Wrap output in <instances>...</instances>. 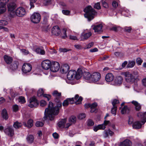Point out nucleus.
Instances as JSON below:
<instances>
[{"instance_id": "51", "label": "nucleus", "mask_w": 146, "mask_h": 146, "mask_svg": "<svg viewBox=\"0 0 146 146\" xmlns=\"http://www.w3.org/2000/svg\"><path fill=\"white\" fill-rule=\"evenodd\" d=\"M37 0H30L31 8H33L34 7V3H35Z\"/></svg>"}, {"instance_id": "27", "label": "nucleus", "mask_w": 146, "mask_h": 146, "mask_svg": "<svg viewBox=\"0 0 146 146\" xmlns=\"http://www.w3.org/2000/svg\"><path fill=\"white\" fill-rule=\"evenodd\" d=\"M114 134V133L113 132L111 131L110 129H108L104 131V137L106 138L108 137L109 135L111 136L113 135Z\"/></svg>"}, {"instance_id": "11", "label": "nucleus", "mask_w": 146, "mask_h": 146, "mask_svg": "<svg viewBox=\"0 0 146 146\" xmlns=\"http://www.w3.org/2000/svg\"><path fill=\"white\" fill-rule=\"evenodd\" d=\"M51 65V62L49 60H44L42 62L41 65L43 69L45 70L48 69Z\"/></svg>"}, {"instance_id": "62", "label": "nucleus", "mask_w": 146, "mask_h": 146, "mask_svg": "<svg viewBox=\"0 0 146 146\" xmlns=\"http://www.w3.org/2000/svg\"><path fill=\"white\" fill-rule=\"evenodd\" d=\"M6 8H3L0 9V15H1L4 12H5L6 11Z\"/></svg>"}, {"instance_id": "36", "label": "nucleus", "mask_w": 146, "mask_h": 146, "mask_svg": "<svg viewBox=\"0 0 146 146\" xmlns=\"http://www.w3.org/2000/svg\"><path fill=\"white\" fill-rule=\"evenodd\" d=\"M33 120L30 119L28 121L27 124L25 123H24V125L25 126L27 127L28 128H31L33 125Z\"/></svg>"}, {"instance_id": "41", "label": "nucleus", "mask_w": 146, "mask_h": 146, "mask_svg": "<svg viewBox=\"0 0 146 146\" xmlns=\"http://www.w3.org/2000/svg\"><path fill=\"white\" fill-rule=\"evenodd\" d=\"M70 49H67L66 48H60L59 49V51L60 52H65L70 50Z\"/></svg>"}, {"instance_id": "56", "label": "nucleus", "mask_w": 146, "mask_h": 146, "mask_svg": "<svg viewBox=\"0 0 146 146\" xmlns=\"http://www.w3.org/2000/svg\"><path fill=\"white\" fill-rule=\"evenodd\" d=\"M21 50V52L24 53L25 55H27L29 53V51L25 49H22Z\"/></svg>"}, {"instance_id": "3", "label": "nucleus", "mask_w": 146, "mask_h": 146, "mask_svg": "<svg viewBox=\"0 0 146 146\" xmlns=\"http://www.w3.org/2000/svg\"><path fill=\"white\" fill-rule=\"evenodd\" d=\"M82 74V71L81 69H78L77 72L75 70H71L68 72L67 76L70 80H73L74 78L78 80L81 78Z\"/></svg>"}, {"instance_id": "5", "label": "nucleus", "mask_w": 146, "mask_h": 146, "mask_svg": "<svg viewBox=\"0 0 146 146\" xmlns=\"http://www.w3.org/2000/svg\"><path fill=\"white\" fill-rule=\"evenodd\" d=\"M32 68L31 65L29 63H24L22 66V71L24 74H29Z\"/></svg>"}, {"instance_id": "35", "label": "nucleus", "mask_w": 146, "mask_h": 146, "mask_svg": "<svg viewBox=\"0 0 146 146\" xmlns=\"http://www.w3.org/2000/svg\"><path fill=\"white\" fill-rule=\"evenodd\" d=\"M129 111V110L127 107V106H125L121 111L122 114H124L125 113H128Z\"/></svg>"}, {"instance_id": "13", "label": "nucleus", "mask_w": 146, "mask_h": 146, "mask_svg": "<svg viewBox=\"0 0 146 146\" xmlns=\"http://www.w3.org/2000/svg\"><path fill=\"white\" fill-rule=\"evenodd\" d=\"M29 103L28 106L31 108L37 106L38 104L37 100L35 98H31L29 100Z\"/></svg>"}, {"instance_id": "31", "label": "nucleus", "mask_w": 146, "mask_h": 146, "mask_svg": "<svg viewBox=\"0 0 146 146\" xmlns=\"http://www.w3.org/2000/svg\"><path fill=\"white\" fill-rule=\"evenodd\" d=\"M1 116L5 120L8 119V116L7 111L5 109L3 110L1 113Z\"/></svg>"}, {"instance_id": "18", "label": "nucleus", "mask_w": 146, "mask_h": 146, "mask_svg": "<svg viewBox=\"0 0 146 146\" xmlns=\"http://www.w3.org/2000/svg\"><path fill=\"white\" fill-rule=\"evenodd\" d=\"M92 35V33L89 32L88 33H84V32L81 34L80 40L84 41L88 39Z\"/></svg>"}, {"instance_id": "10", "label": "nucleus", "mask_w": 146, "mask_h": 146, "mask_svg": "<svg viewBox=\"0 0 146 146\" xmlns=\"http://www.w3.org/2000/svg\"><path fill=\"white\" fill-rule=\"evenodd\" d=\"M50 70L53 72H56L58 71L60 67L59 64L57 62H52Z\"/></svg>"}, {"instance_id": "64", "label": "nucleus", "mask_w": 146, "mask_h": 146, "mask_svg": "<svg viewBox=\"0 0 146 146\" xmlns=\"http://www.w3.org/2000/svg\"><path fill=\"white\" fill-rule=\"evenodd\" d=\"M52 135L55 139H57L58 137V135L56 132L53 133Z\"/></svg>"}, {"instance_id": "33", "label": "nucleus", "mask_w": 146, "mask_h": 146, "mask_svg": "<svg viewBox=\"0 0 146 146\" xmlns=\"http://www.w3.org/2000/svg\"><path fill=\"white\" fill-rule=\"evenodd\" d=\"M98 105L97 103L94 102L92 104H91V106L90 108L91 110L90 112L91 113H93L96 110V107Z\"/></svg>"}, {"instance_id": "16", "label": "nucleus", "mask_w": 146, "mask_h": 146, "mask_svg": "<svg viewBox=\"0 0 146 146\" xmlns=\"http://www.w3.org/2000/svg\"><path fill=\"white\" fill-rule=\"evenodd\" d=\"M138 117L142 119V120L141 121H137L133 123V128L136 129L140 128L141 127L142 125L144 124H143L142 123V121L143 120L144 118L139 117Z\"/></svg>"}, {"instance_id": "30", "label": "nucleus", "mask_w": 146, "mask_h": 146, "mask_svg": "<svg viewBox=\"0 0 146 146\" xmlns=\"http://www.w3.org/2000/svg\"><path fill=\"white\" fill-rule=\"evenodd\" d=\"M76 117L74 116H72L70 117L69 119V121L70 123H67V124L68 127H69L73 123H74L76 122Z\"/></svg>"}, {"instance_id": "28", "label": "nucleus", "mask_w": 146, "mask_h": 146, "mask_svg": "<svg viewBox=\"0 0 146 146\" xmlns=\"http://www.w3.org/2000/svg\"><path fill=\"white\" fill-rule=\"evenodd\" d=\"M137 116L138 117L144 118L143 120L142 121L143 124H144L146 122V112L144 113L139 112L137 113Z\"/></svg>"}, {"instance_id": "14", "label": "nucleus", "mask_w": 146, "mask_h": 146, "mask_svg": "<svg viewBox=\"0 0 146 146\" xmlns=\"http://www.w3.org/2000/svg\"><path fill=\"white\" fill-rule=\"evenodd\" d=\"M4 131L5 134L9 137H12L14 134V129L12 127H8L5 129Z\"/></svg>"}, {"instance_id": "53", "label": "nucleus", "mask_w": 146, "mask_h": 146, "mask_svg": "<svg viewBox=\"0 0 146 146\" xmlns=\"http://www.w3.org/2000/svg\"><path fill=\"white\" fill-rule=\"evenodd\" d=\"M124 29L125 31L130 33L131 30V28L130 27H125L124 28Z\"/></svg>"}, {"instance_id": "58", "label": "nucleus", "mask_w": 146, "mask_h": 146, "mask_svg": "<svg viewBox=\"0 0 146 146\" xmlns=\"http://www.w3.org/2000/svg\"><path fill=\"white\" fill-rule=\"evenodd\" d=\"M136 62L139 65H141L142 62V60H141L140 58H138L137 59Z\"/></svg>"}, {"instance_id": "26", "label": "nucleus", "mask_w": 146, "mask_h": 146, "mask_svg": "<svg viewBox=\"0 0 146 146\" xmlns=\"http://www.w3.org/2000/svg\"><path fill=\"white\" fill-rule=\"evenodd\" d=\"M114 79V76L111 73H108L106 76L105 79L108 82H111Z\"/></svg>"}, {"instance_id": "20", "label": "nucleus", "mask_w": 146, "mask_h": 146, "mask_svg": "<svg viewBox=\"0 0 146 146\" xmlns=\"http://www.w3.org/2000/svg\"><path fill=\"white\" fill-rule=\"evenodd\" d=\"M70 69V67L67 64H63L60 68V70L62 73H66Z\"/></svg>"}, {"instance_id": "43", "label": "nucleus", "mask_w": 146, "mask_h": 146, "mask_svg": "<svg viewBox=\"0 0 146 146\" xmlns=\"http://www.w3.org/2000/svg\"><path fill=\"white\" fill-rule=\"evenodd\" d=\"M19 108L18 106L16 104L13 105V109L14 112H16L18 111L19 110Z\"/></svg>"}, {"instance_id": "54", "label": "nucleus", "mask_w": 146, "mask_h": 146, "mask_svg": "<svg viewBox=\"0 0 146 146\" xmlns=\"http://www.w3.org/2000/svg\"><path fill=\"white\" fill-rule=\"evenodd\" d=\"M94 7L95 9H100L101 8V7L100 5V3L98 2L95 3L94 5Z\"/></svg>"}, {"instance_id": "45", "label": "nucleus", "mask_w": 146, "mask_h": 146, "mask_svg": "<svg viewBox=\"0 0 146 146\" xmlns=\"http://www.w3.org/2000/svg\"><path fill=\"white\" fill-rule=\"evenodd\" d=\"M94 123L91 119H89L87 121V125L88 126H92L94 125Z\"/></svg>"}, {"instance_id": "57", "label": "nucleus", "mask_w": 146, "mask_h": 146, "mask_svg": "<svg viewBox=\"0 0 146 146\" xmlns=\"http://www.w3.org/2000/svg\"><path fill=\"white\" fill-rule=\"evenodd\" d=\"M40 106H44L46 104V102L44 100H42L40 102Z\"/></svg>"}, {"instance_id": "23", "label": "nucleus", "mask_w": 146, "mask_h": 146, "mask_svg": "<svg viewBox=\"0 0 146 146\" xmlns=\"http://www.w3.org/2000/svg\"><path fill=\"white\" fill-rule=\"evenodd\" d=\"M131 141L128 139H126L121 142L119 146H131Z\"/></svg>"}, {"instance_id": "42", "label": "nucleus", "mask_w": 146, "mask_h": 146, "mask_svg": "<svg viewBox=\"0 0 146 146\" xmlns=\"http://www.w3.org/2000/svg\"><path fill=\"white\" fill-rule=\"evenodd\" d=\"M135 64V62L134 61L129 62L128 64L127 67L129 68H132L134 66Z\"/></svg>"}, {"instance_id": "24", "label": "nucleus", "mask_w": 146, "mask_h": 146, "mask_svg": "<svg viewBox=\"0 0 146 146\" xmlns=\"http://www.w3.org/2000/svg\"><path fill=\"white\" fill-rule=\"evenodd\" d=\"M123 81V78L120 76L116 77L114 80V85H117L121 84Z\"/></svg>"}, {"instance_id": "63", "label": "nucleus", "mask_w": 146, "mask_h": 146, "mask_svg": "<svg viewBox=\"0 0 146 146\" xmlns=\"http://www.w3.org/2000/svg\"><path fill=\"white\" fill-rule=\"evenodd\" d=\"M102 5L104 8H108V7L107 3L104 1L102 2Z\"/></svg>"}, {"instance_id": "40", "label": "nucleus", "mask_w": 146, "mask_h": 146, "mask_svg": "<svg viewBox=\"0 0 146 146\" xmlns=\"http://www.w3.org/2000/svg\"><path fill=\"white\" fill-rule=\"evenodd\" d=\"M117 108V106H113V108H111V112L113 114H114V115H115L116 114V112Z\"/></svg>"}, {"instance_id": "17", "label": "nucleus", "mask_w": 146, "mask_h": 146, "mask_svg": "<svg viewBox=\"0 0 146 146\" xmlns=\"http://www.w3.org/2000/svg\"><path fill=\"white\" fill-rule=\"evenodd\" d=\"M60 33V30L58 26H54L52 29V33L53 35L58 36Z\"/></svg>"}, {"instance_id": "61", "label": "nucleus", "mask_w": 146, "mask_h": 146, "mask_svg": "<svg viewBox=\"0 0 146 146\" xmlns=\"http://www.w3.org/2000/svg\"><path fill=\"white\" fill-rule=\"evenodd\" d=\"M94 45V43L93 42H91L89 43L86 46V48H90L91 47L93 46Z\"/></svg>"}, {"instance_id": "8", "label": "nucleus", "mask_w": 146, "mask_h": 146, "mask_svg": "<svg viewBox=\"0 0 146 146\" xmlns=\"http://www.w3.org/2000/svg\"><path fill=\"white\" fill-rule=\"evenodd\" d=\"M7 7L10 15L13 17L15 14L14 10L16 7V4L14 2L10 3L8 4Z\"/></svg>"}, {"instance_id": "55", "label": "nucleus", "mask_w": 146, "mask_h": 146, "mask_svg": "<svg viewBox=\"0 0 146 146\" xmlns=\"http://www.w3.org/2000/svg\"><path fill=\"white\" fill-rule=\"evenodd\" d=\"M7 3H4V2H0V9L6 8V4Z\"/></svg>"}, {"instance_id": "48", "label": "nucleus", "mask_w": 146, "mask_h": 146, "mask_svg": "<svg viewBox=\"0 0 146 146\" xmlns=\"http://www.w3.org/2000/svg\"><path fill=\"white\" fill-rule=\"evenodd\" d=\"M62 31L63 32V34L64 35H62L61 36V37L62 38L65 39L67 37L66 33V30L65 29H63Z\"/></svg>"}, {"instance_id": "9", "label": "nucleus", "mask_w": 146, "mask_h": 146, "mask_svg": "<svg viewBox=\"0 0 146 146\" xmlns=\"http://www.w3.org/2000/svg\"><path fill=\"white\" fill-rule=\"evenodd\" d=\"M15 13L18 17H22L25 15L26 11L24 8L19 7L16 10Z\"/></svg>"}, {"instance_id": "59", "label": "nucleus", "mask_w": 146, "mask_h": 146, "mask_svg": "<svg viewBox=\"0 0 146 146\" xmlns=\"http://www.w3.org/2000/svg\"><path fill=\"white\" fill-rule=\"evenodd\" d=\"M112 5L114 7H115V8L117 7L118 6V3L115 1H113V2H112Z\"/></svg>"}, {"instance_id": "15", "label": "nucleus", "mask_w": 146, "mask_h": 146, "mask_svg": "<svg viewBox=\"0 0 146 146\" xmlns=\"http://www.w3.org/2000/svg\"><path fill=\"white\" fill-rule=\"evenodd\" d=\"M19 65V63L18 61H15L10 65L9 68L11 71H15L17 70Z\"/></svg>"}, {"instance_id": "2", "label": "nucleus", "mask_w": 146, "mask_h": 146, "mask_svg": "<svg viewBox=\"0 0 146 146\" xmlns=\"http://www.w3.org/2000/svg\"><path fill=\"white\" fill-rule=\"evenodd\" d=\"M101 76L100 73L98 72H94L92 74L85 72L83 73V76L86 82L90 83L97 82L100 80Z\"/></svg>"}, {"instance_id": "60", "label": "nucleus", "mask_w": 146, "mask_h": 146, "mask_svg": "<svg viewBox=\"0 0 146 146\" xmlns=\"http://www.w3.org/2000/svg\"><path fill=\"white\" fill-rule=\"evenodd\" d=\"M7 24V22L5 20H1V26L5 25Z\"/></svg>"}, {"instance_id": "21", "label": "nucleus", "mask_w": 146, "mask_h": 146, "mask_svg": "<svg viewBox=\"0 0 146 146\" xmlns=\"http://www.w3.org/2000/svg\"><path fill=\"white\" fill-rule=\"evenodd\" d=\"M131 103L135 106V109L137 111H139L141 109V106L136 101L133 100Z\"/></svg>"}, {"instance_id": "38", "label": "nucleus", "mask_w": 146, "mask_h": 146, "mask_svg": "<svg viewBox=\"0 0 146 146\" xmlns=\"http://www.w3.org/2000/svg\"><path fill=\"white\" fill-rule=\"evenodd\" d=\"M22 126V124L16 121L13 124L14 127L16 129H18L21 127Z\"/></svg>"}, {"instance_id": "37", "label": "nucleus", "mask_w": 146, "mask_h": 146, "mask_svg": "<svg viewBox=\"0 0 146 146\" xmlns=\"http://www.w3.org/2000/svg\"><path fill=\"white\" fill-rule=\"evenodd\" d=\"M66 122V119H62L58 123V125L59 127H64V125Z\"/></svg>"}, {"instance_id": "1", "label": "nucleus", "mask_w": 146, "mask_h": 146, "mask_svg": "<svg viewBox=\"0 0 146 146\" xmlns=\"http://www.w3.org/2000/svg\"><path fill=\"white\" fill-rule=\"evenodd\" d=\"M52 94L55 98V101L57 104L56 106L54 107L53 103L50 102L48 108L45 109L43 118L46 120L48 118L50 120L54 119V115L58 114L60 108L62 106V103L60 101L61 96V93H59L57 91H54Z\"/></svg>"}, {"instance_id": "22", "label": "nucleus", "mask_w": 146, "mask_h": 146, "mask_svg": "<svg viewBox=\"0 0 146 146\" xmlns=\"http://www.w3.org/2000/svg\"><path fill=\"white\" fill-rule=\"evenodd\" d=\"M74 98V102L76 104H81L83 100L82 97L81 96L79 97L78 94H76Z\"/></svg>"}, {"instance_id": "47", "label": "nucleus", "mask_w": 146, "mask_h": 146, "mask_svg": "<svg viewBox=\"0 0 146 146\" xmlns=\"http://www.w3.org/2000/svg\"><path fill=\"white\" fill-rule=\"evenodd\" d=\"M60 7L62 9H66L67 8L66 4L62 2L60 3Z\"/></svg>"}, {"instance_id": "32", "label": "nucleus", "mask_w": 146, "mask_h": 146, "mask_svg": "<svg viewBox=\"0 0 146 146\" xmlns=\"http://www.w3.org/2000/svg\"><path fill=\"white\" fill-rule=\"evenodd\" d=\"M34 139L33 136L31 135H28L27 137V140L29 143H31L34 141Z\"/></svg>"}, {"instance_id": "12", "label": "nucleus", "mask_w": 146, "mask_h": 146, "mask_svg": "<svg viewBox=\"0 0 146 146\" xmlns=\"http://www.w3.org/2000/svg\"><path fill=\"white\" fill-rule=\"evenodd\" d=\"M44 91L43 89L40 88L37 91V95L38 97H40L42 95L43 97L47 99L48 101H49L51 98L50 95L48 94H44Z\"/></svg>"}, {"instance_id": "7", "label": "nucleus", "mask_w": 146, "mask_h": 146, "mask_svg": "<svg viewBox=\"0 0 146 146\" xmlns=\"http://www.w3.org/2000/svg\"><path fill=\"white\" fill-rule=\"evenodd\" d=\"M40 15L38 13H34L31 17V21L34 23H38L40 21Z\"/></svg>"}, {"instance_id": "25", "label": "nucleus", "mask_w": 146, "mask_h": 146, "mask_svg": "<svg viewBox=\"0 0 146 146\" xmlns=\"http://www.w3.org/2000/svg\"><path fill=\"white\" fill-rule=\"evenodd\" d=\"M4 59L5 61L7 64H10L13 61L12 58L6 55L4 56Z\"/></svg>"}, {"instance_id": "29", "label": "nucleus", "mask_w": 146, "mask_h": 146, "mask_svg": "<svg viewBox=\"0 0 146 146\" xmlns=\"http://www.w3.org/2000/svg\"><path fill=\"white\" fill-rule=\"evenodd\" d=\"M102 25L101 24H99L95 25L93 28L95 32H98L101 31Z\"/></svg>"}, {"instance_id": "6", "label": "nucleus", "mask_w": 146, "mask_h": 146, "mask_svg": "<svg viewBox=\"0 0 146 146\" xmlns=\"http://www.w3.org/2000/svg\"><path fill=\"white\" fill-rule=\"evenodd\" d=\"M121 75L125 77V80L128 82H132L135 80L134 76L128 72H122Z\"/></svg>"}, {"instance_id": "34", "label": "nucleus", "mask_w": 146, "mask_h": 146, "mask_svg": "<svg viewBox=\"0 0 146 146\" xmlns=\"http://www.w3.org/2000/svg\"><path fill=\"white\" fill-rule=\"evenodd\" d=\"M34 50L37 53L41 55H44L45 54L44 50L42 48H37Z\"/></svg>"}, {"instance_id": "39", "label": "nucleus", "mask_w": 146, "mask_h": 146, "mask_svg": "<svg viewBox=\"0 0 146 146\" xmlns=\"http://www.w3.org/2000/svg\"><path fill=\"white\" fill-rule=\"evenodd\" d=\"M18 101L21 104H24L26 102L25 98L23 96H20L18 98Z\"/></svg>"}, {"instance_id": "52", "label": "nucleus", "mask_w": 146, "mask_h": 146, "mask_svg": "<svg viewBox=\"0 0 146 146\" xmlns=\"http://www.w3.org/2000/svg\"><path fill=\"white\" fill-rule=\"evenodd\" d=\"M98 125L99 129L104 130L106 128V127L105 126V125H104L103 123L102 124H100Z\"/></svg>"}, {"instance_id": "46", "label": "nucleus", "mask_w": 146, "mask_h": 146, "mask_svg": "<svg viewBox=\"0 0 146 146\" xmlns=\"http://www.w3.org/2000/svg\"><path fill=\"white\" fill-rule=\"evenodd\" d=\"M62 12L63 14L66 15H69L70 14V11L68 10H63Z\"/></svg>"}, {"instance_id": "50", "label": "nucleus", "mask_w": 146, "mask_h": 146, "mask_svg": "<svg viewBox=\"0 0 146 146\" xmlns=\"http://www.w3.org/2000/svg\"><path fill=\"white\" fill-rule=\"evenodd\" d=\"M119 103V101L116 99H114L112 102V105L113 106H116L115 104Z\"/></svg>"}, {"instance_id": "4", "label": "nucleus", "mask_w": 146, "mask_h": 146, "mask_svg": "<svg viewBox=\"0 0 146 146\" xmlns=\"http://www.w3.org/2000/svg\"><path fill=\"white\" fill-rule=\"evenodd\" d=\"M84 11L85 13L84 14V17L87 18L89 21L94 18V15L96 13L95 10L91 6L86 7L84 9Z\"/></svg>"}, {"instance_id": "49", "label": "nucleus", "mask_w": 146, "mask_h": 146, "mask_svg": "<svg viewBox=\"0 0 146 146\" xmlns=\"http://www.w3.org/2000/svg\"><path fill=\"white\" fill-rule=\"evenodd\" d=\"M86 115L85 113H81L78 116V118L80 119H81L85 118L86 117Z\"/></svg>"}, {"instance_id": "44", "label": "nucleus", "mask_w": 146, "mask_h": 146, "mask_svg": "<svg viewBox=\"0 0 146 146\" xmlns=\"http://www.w3.org/2000/svg\"><path fill=\"white\" fill-rule=\"evenodd\" d=\"M36 127H42L44 125L43 123L40 121H37L36 123Z\"/></svg>"}, {"instance_id": "19", "label": "nucleus", "mask_w": 146, "mask_h": 146, "mask_svg": "<svg viewBox=\"0 0 146 146\" xmlns=\"http://www.w3.org/2000/svg\"><path fill=\"white\" fill-rule=\"evenodd\" d=\"M74 98H68L64 101L62 103V105L63 106H68L69 104H73L74 103Z\"/></svg>"}]
</instances>
